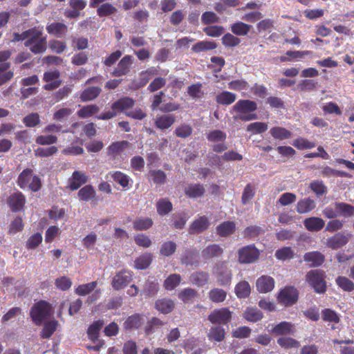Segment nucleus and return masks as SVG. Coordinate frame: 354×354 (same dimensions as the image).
I'll list each match as a JSON object with an SVG mask.
<instances>
[{
    "label": "nucleus",
    "instance_id": "obj_1",
    "mask_svg": "<svg viewBox=\"0 0 354 354\" xmlns=\"http://www.w3.org/2000/svg\"><path fill=\"white\" fill-rule=\"evenodd\" d=\"M257 110L256 102L250 100H239L230 109V113H236L233 118L243 122L254 120L258 118L254 112Z\"/></svg>",
    "mask_w": 354,
    "mask_h": 354
},
{
    "label": "nucleus",
    "instance_id": "obj_2",
    "mask_svg": "<svg viewBox=\"0 0 354 354\" xmlns=\"http://www.w3.org/2000/svg\"><path fill=\"white\" fill-rule=\"evenodd\" d=\"M24 46L33 54H41L47 48L46 37L43 36V27H33L28 30Z\"/></svg>",
    "mask_w": 354,
    "mask_h": 354
},
{
    "label": "nucleus",
    "instance_id": "obj_3",
    "mask_svg": "<svg viewBox=\"0 0 354 354\" xmlns=\"http://www.w3.org/2000/svg\"><path fill=\"white\" fill-rule=\"evenodd\" d=\"M322 213L324 216L328 219L340 216L351 217L354 216V206L346 203L335 202L326 207Z\"/></svg>",
    "mask_w": 354,
    "mask_h": 354
},
{
    "label": "nucleus",
    "instance_id": "obj_4",
    "mask_svg": "<svg viewBox=\"0 0 354 354\" xmlns=\"http://www.w3.org/2000/svg\"><path fill=\"white\" fill-rule=\"evenodd\" d=\"M135 104V100L130 97H122L115 101L111 104L112 111H106L96 115L98 120H110L117 115V113L123 112L124 111L132 108Z\"/></svg>",
    "mask_w": 354,
    "mask_h": 354
},
{
    "label": "nucleus",
    "instance_id": "obj_5",
    "mask_svg": "<svg viewBox=\"0 0 354 354\" xmlns=\"http://www.w3.org/2000/svg\"><path fill=\"white\" fill-rule=\"evenodd\" d=\"M306 281L316 293L324 294L327 286L325 272L322 270H311L306 274Z\"/></svg>",
    "mask_w": 354,
    "mask_h": 354
},
{
    "label": "nucleus",
    "instance_id": "obj_6",
    "mask_svg": "<svg viewBox=\"0 0 354 354\" xmlns=\"http://www.w3.org/2000/svg\"><path fill=\"white\" fill-rule=\"evenodd\" d=\"M51 307L50 304L44 300L35 303L30 309V317L34 324L40 326L43 321L50 316Z\"/></svg>",
    "mask_w": 354,
    "mask_h": 354
},
{
    "label": "nucleus",
    "instance_id": "obj_7",
    "mask_svg": "<svg viewBox=\"0 0 354 354\" xmlns=\"http://www.w3.org/2000/svg\"><path fill=\"white\" fill-rule=\"evenodd\" d=\"M12 55L10 50L0 51V86L10 82L14 77L11 70L10 63L8 62Z\"/></svg>",
    "mask_w": 354,
    "mask_h": 354
},
{
    "label": "nucleus",
    "instance_id": "obj_8",
    "mask_svg": "<svg viewBox=\"0 0 354 354\" xmlns=\"http://www.w3.org/2000/svg\"><path fill=\"white\" fill-rule=\"evenodd\" d=\"M260 256L259 250L254 244L240 248L237 251L238 261L241 264H250L257 261Z\"/></svg>",
    "mask_w": 354,
    "mask_h": 354
},
{
    "label": "nucleus",
    "instance_id": "obj_9",
    "mask_svg": "<svg viewBox=\"0 0 354 354\" xmlns=\"http://www.w3.org/2000/svg\"><path fill=\"white\" fill-rule=\"evenodd\" d=\"M133 279L131 270H122L116 272L111 280V286L115 290H120L127 287Z\"/></svg>",
    "mask_w": 354,
    "mask_h": 354
},
{
    "label": "nucleus",
    "instance_id": "obj_10",
    "mask_svg": "<svg viewBox=\"0 0 354 354\" xmlns=\"http://www.w3.org/2000/svg\"><path fill=\"white\" fill-rule=\"evenodd\" d=\"M133 60L132 55H127L124 56L111 72V75L119 77L128 75L131 71Z\"/></svg>",
    "mask_w": 354,
    "mask_h": 354
},
{
    "label": "nucleus",
    "instance_id": "obj_11",
    "mask_svg": "<svg viewBox=\"0 0 354 354\" xmlns=\"http://www.w3.org/2000/svg\"><path fill=\"white\" fill-rule=\"evenodd\" d=\"M298 300V291L292 286H286L282 289L278 296L279 303L290 306L295 304Z\"/></svg>",
    "mask_w": 354,
    "mask_h": 354
},
{
    "label": "nucleus",
    "instance_id": "obj_12",
    "mask_svg": "<svg viewBox=\"0 0 354 354\" xmlns=\"http://www.w3.org/2000/svg\"><path fill=\"white\" fill-rule=\"evenodd\" d=\"M232 314L227 308L215 309L208 315V320L212 324H227L232 319Z\"/></svg>",
    "mask_w": 354,
    "mask_h": 354
},
{
    "label": "nucleus",
    "instance_id": "obj_13",
    "mask_svg": "<svg viewBox=\"0 0 354 354\" xmlns=\"http://www.w3.org/2000/svg\"><path fill=\"white\" fill-rule=\"evenodd\" d=\"M60 72L57 70L46 71L43 75V80L46 82L43 88L46 91H53L59 87L62 80L59 79Z\"/></svg>",
    "mask_w": 354,
    "mask_h": 354
},
{
    "label": "nucleus",
    "instance_id": "obj_14",
    "mask_svg": "<svg viewBox=\"0 0 354 354\" xmlns=\"http://www.w3.org/2000/svg\"><path fill=\"white\" fill-rule=\"evenodd\" d=\"M26 199L19 191L11 194L7 198V204L12 212H19L24 208Z\"/></svg>",
    "mask_w": 354,
    "mask_h": 354
},
{
    "label": "nucleus",
    "instance_id": "obj_15",
    "mask_svg": "<svg viewBox=\"0 0 354 354\" xmlns=\"http://www.w3.org/2000/svg\"><path fill=\"white\" fill-rule=\"evenodd\" d=\"M351 236L350 234H346L343 232L336 233L327 239L326 245L333 250L339 249L348 243Z\"/></svg>",
    "mask_w": 354,
    "mask_h": 354
},
{
    "label": "nucleus",
    "instance_id": "obj_16",
    "mask_svg": "<svg viewBox=\"0 0 354 354\" xmlns=\"http://www.w3.org/2000/svg\"><path fill=\"white\" fill-rule=\"evenodd\" d=\"M274 279L268 275H262L256 281V287L258 292L267 293L272 291L274 288Z\"/></svg>",
    "mask_w": 354,
    "mask_h": 354
},
{
    "label": "nucleus",
    "instance_id": "obj_17",
    "mask_svg": "<svg viewBox=\"0 0 354 354\" xmlns=\"http://www.w3.org/2000/svg\"><path fill=\"white\" fill-rule=\"evenodd\" d=\"M304 261L308 263L310 268H315L323 264L325 261V257L319 251L308 252L304 254Z\"/></svg>",
    "mask_w": 354,
    "mask_h": 354
},
{
    "label": "nucleus",
    "instance_id": "obj_18",
    "mask_svg": "<svg viewBox=\"0 0 354 354\" xmlns=\"http://www.w3.org/2000/svg\"><path fill=\"white\" fill-rule=\"evenodd\" d=\"M143 324L142 315L134 313L129 316L123 324V328L125 331H131L138 329Z\"/></svg>",
    "mask_w": 354,
    "mask_h": 354
},
{
    "label": "nucleus",
    "instance_id": "obj_19",
    "mask_svg": "<svg viewBox=\"0 0 354 354\" xmlns=\"http://www.w3.org/2000/svg\"><path fill=\"white\" fill-rule=\"evenodd\" d=\"M209 225L208 218L202 216L195 219L189 227V234H199L206 230Z\"/></svg>",
    "mask_w": 354,
    "mask_h": 354
},
{
    "label": "nucleus",
    "instance_id": "obj_20",
    "mask_svg": "<svg viewBox=\"0 0 354 354\" xmlns=\"http://www.w3.org/2000/svg\"><path fill=\"white\" fill-rule=\"evenodd\" d=\"M87 181L88 177L84 173L80 171H75L69 179L68 188L72 191L77 190Z\"/></svg>",
    "mask_w": 354,
    "mask_h": 354
},
{
    "label": "nucleus",
    "instance_id": "obj_21",
    "mask_svg": "<svg viewBox=\"0 0 354 354\" xmlns=\"http://www.w3.org/2000/svg\"><path fill=\"white\" fill-rule=\"evenodd\" d=\"M158 75V71L155 67H149L145 71H142L139 74V79L136 84L135 88L138 89L144 87L149 80L155 75Z\"/></svg>",
    "mask_w": 354,
    "mask_h": 354
},
{
    "label": "nucleus",
    "instance_id": "obj_22",
    "mask_svg": "<svg viewBox=\"0 0 354 354\" xmlns=\"http://www.w3.org/2000/svg\"><path fill=\"white\" fill-rule=\"evenodd\" d=\"M305 228L309 232H319L324 225V221L319 217L312 216L304 219L303 221Z\"/></svg>",
    "mask_w": 354,
    "mask_h": 354
},
{
    "label": "nucleus",
    "instance_id": "obj_23",
    "mask_svg": "<svg viewBox=\"0 0 354 354\" xmlns=\"http://www.w3.org/2000/svg\"><path fill=\"white\" fill-rule=\"evenodd\" d=\"M186 196L190 198H200L204 196L205 189L203 185L200 183H191L184 189Z\"/></svg>",
    "mask_w": 354,
    "mask_h": 354
},
{
    "label": "nucleus",
    "instance_id": "obj_24",
    "mask_svg": "<svg viewBox=\"0 0 354 354\" xmlns=\"http://www.w3.org/2000/svg\"><path fill=\"white\" fill-rule=\"evenodd\" d=\"M176 117L174 114H164L156 118L155 126L160 130L170 128L176 122Z\"/></svg>",
    "mask_w": 354,
    "mask_h": 354
},
{
    "label": "nucleus",
    "instance_id": "obj_25",
    "mask_svg": "<svg viewBox=\"0 0 354 354\" xmlns=\"http://www.w3.org/2000/svg\"><path fill=\"white\" fill-rule=\"evenodd\" d=\"M223 249L216 243L209 244L202 250L201 254L204 259L208 260L212 258L221 257Z\"/></svg>",
    "mask_w": 354,
    "mask_h": 354
},
{
    "label": "nucleus",
    "instance_id": "obj_26",
    "mask_svg": "<svg viewBox=\"0 0 354 354\" xmlns=\"http://www.w3.org/2000/svg\"><path fill=\"white\" fill-rule=\"evenodd\" d=\"M209 275L205 271H196L189 277V281L197 287H203L208 283Z\"/></svg>",
    "mask_w": 354,
    "mask_h": 354
},
{
    "label": "nucleus",
    "instance_id": "obj_27",
    "mask_svg": "<svg viewBox=\"0 0 354 354\" xmlns=\"http://www.w3.org/2000/svg\"><path fill=\"white\" fill-rule=\"evenodd\" d=\"M129 147V142L127 140L112 142L108 147V155L115 159Z\"/></svg>",
    "mask_w": 354,
    "mask_h": 354
},
{
    "label": "nucleus",
    "instance_id": "obj_28",
    "mask_svg": "<svg viewBox=\"0 0 354 354\" xmlns=\"http://www.w3.org/2000/svg\"><path fill=\"white\" fill-rule=\"evenodd\" d=\"M294 326L288 322H281L272 328V333L276 336L287 335L293 333Z\"/></svg>",
    "mask_w": 354,
    "mask_h": 354
},
{
    "label": "nucleus",
    "instance_id": "obj_29",
    "mask_svg": "<svg viewBox=\"0 0 354 354\" xmlns=\"http://www.w3.org/2000/svg\"><path fill=\"white\" fill-rule=\"evenodd\" d=\"M46 30L50 35L62 37L67 33L68 27L63 23L53 22L46 26Z\"/></svg>",
    "mask_w": 354,
    "mask_h": 354
},
{
    "label": "nucleus",
    "instance_id": "obj_30",
    "mask_svg": "<svg viewBox=\"0 0 354 354\" xmlns=\"http://www.w3.org/2000/svg\"><path fill=\"white\" fill-rule=\"evenodd\" d=\"M236 223L234 221H224L217 225L216 233L221 237H226L234 233Z\"/></svg>",
    "mask_w": 354,
    "mask_h": 354
},
{
    "label": "nucleus",
    "instance_id": "obj_31",
    "mask_svg": "<svg viewBox=\"0 0 354 354\" xmlns=\"http://www.w3.org/2000/svg\"><path fill=\"white\" fill-rule=\"evenodd\" d=\"M109 176L122 188L127 189L129 187V183L131 181L130 177L126 174L120 171H113L108 174Z\"/></svg>",
    "mask_w": 354,
    "mask_h": 354
},
{
    "label": "nucleus",
    "instance_id": "obj_32",
    "mask_svg": "<svg viewBox=\"0 0 354 354\" xmlns=\"http://www.w3.org/2000/svg\"><path fill=\"white\" fill-rule=\"evenodd\" d=\"M316 204L310 198H305L299 200L296 206V210L299 214H306L314 209Z\"/></svg>",
    "mask_w": 354,
    "mask_h": 354
},
{
    "label": "nucleus",
    "instance_id": "obj_33",
    "mask_svg": "<svg viewBox=\"0 0 354 354\" xmlns=\"http://www.w3.org/2000/svg\"><path fill=\"white\" fill-rule=\"evenodd\" d=\"M102 89L98 86H90L82 91L80 94V98L82 102H88L97 98Z\"/></svg>",
    "mask_w": 354,
    "mask_h": 354
},
{
    "label": "nucleus",
    "instance_id": "obj_34",
    "mask_svg": "<svg viewBox=\"0 0 354 354\" xmlns=\"http://www.w3.org/2000/svg\"><path fill=\"white\" fill-rule=\"evenodd\" d=\"M236 100V95L234 93L223 91L216 97V102L220 105L228 106L234 103Z\"/></svg>",
    "mask_w": 354,
    "mask_h": 354
},
{
    "label": "nucleus",
    "instance_id": "obj_35",
    "mask_svg": "<svg viewBox=\"0 0 354 354\" xmlns=\"http://www.w3.org/2000/svg\"><path fill=\"white\" fill-rule=\"evenodd\" d=\"M156 308L163 314L171 313L175 306L174 301L169 298L158 299L155 304Z\"/></svg>",
    "mask_w": 354,
    "mask_h": 354
},
{
    "label": "nucleus",
    "instance_id": "obj_36",
    "mask_svg": "<svg viewBox=\"0 0 354 354\" xmlns=\"http://www.w3.org/2000/svg\"><path fill=\"white\" fill-rule=\"evenodd\" d=\"M104 322L102 319L95 321L87 330L88 338L93 342H95L98 339L100 330L104 326Z\"/></svg>",
    "mask_w": 354,
    "mask_h": 354
},
{
    "label": "nucleus",
    "instance_id": "obj_37",
    "mask_svg": "<svg viewBox=\"0 0 354 354\" xmlns=\"http://www.w3.org/2000/svg\"><path fill=\"white\" fill-rule=\"evenodd\" d=\"M234 292L239 299L248 297L251 293V288L249 283L246 281H240L236 285Z\"/></svg>",
    "mask_w": 354,
    "mask_h": 354
},
{
    "label": "nucleus",
    "instance_id": "obj_38",
    "mask_svg": "<svg viewBox=\"0 0 354 354\" xmlns=\"http://www.w3.org/2000/svg\"><path fill=\"white\" fill-rule=\"evenodd\" d=\"M32 169L26 168L19 174L17 183L20 188L25 189L28 186L32 179Z\"/></svg>",
    "mask_w": 354,
    "mask_h": 354
},
{
    "label": "nucleus",
    "instance_id": "obj_39",
    "mask_svg": "<svg viewBox=\"0 0 354 354\" xmlns=\"http://www.w3.org/2000/svg\"><path fill=\"white\" fill-rule=\"evenodd\" d=\"M100 107L97 104H88L83 106L77 111V115L80 118H88L98 113Z\"/></svg>",
    "mask_w": 354,
    "mask_h": 354
},
{
    "label": "nucleus",
    "instance_id": "obj_40",
    "mask_svg": "<svg viewBox=\"0 0 354 354\" xmlns=\"http://www.w3.org/2000/svg\"><path fill=\"white\" fill-rule=\"evenodd\" d=\"M232 274L231 270L225 267H222L217 272V282L220 286H227L231 283Z\"/></svg>",
    "mask_w": 354,
    "mask_h": 354
},
{
    "label": "nucleus",
    "instance_id": "obj_41",
    "mask_svg": "<svg viewBox=\"0 0 354 354\" xmlns=\"http://www.w3.org/2000/svg\"><path fill=\"white\" fill-rule=\"evenodd\" d=\"M217 47L216 44L212 41H201L195 44L192 50L196 53H200L201 52L214 50Z\"/></svg>",
    "mask_w": 354,
    "mask_h": 354
},
{
    "label": "nucleus",
    "instance_id": "obj_42",
    "mask_svg": "<svg viewBox=\"0 0 354 354\" xmlns=\"http://www.w3.org/2000/svg\"><path fill=\"white\" fill-rule=\"evenodd\" d=\"M250 28V25L241 21L234 23L230 26L231 31L237 36L247 35Z\"/></svg>",
    "mask_w": 354,
    "mask_h": 354
},
{
    "label": "nucleus",
    "instance_id": "obj_43",
    "mask_svg": "<svg viewBox=\"0 0 354 354\" xmlns=\"http://www.w3.org/2000/svg\"><path fill=\"white\" fill-rule=\"evenodd\" d=\"M153 221L150 218H138L133 222V227L136 231L147 230L152 227Z\"/></svg>",
    "mask_w": 354,
    "mask_h": 354
},
{
    "label": "nucleus",
    "instance_id": "obj_44",
    "mask_svg": "<svg viewBox=\"0 0 354 354\" xmlns=\"http://www.w3.org/2000/svg\"><path fill=\"white\" fill-rule=\"evenodd\" d=\"M172 208V203L167 198H160L156 203L157 212L160 216L169 214Z\"/></svg>",
    "mask_w": 354,
    "mask_h": 354
},
{
    "label": "nucleus",
    "instance_id": "obj_45",
    "mask_svg": "<svg viewBox=\"0 0 354 354\" xmlns=\"http://www.w3.org/2000/svg\"><path fill=\"white\" fill-rule=\"evenodd\" d=\"M197 296V291L191 288H184L178 295V298L185 304L192 302Z\"/></svg>",
    "mask_w": 354,
    "mask_h": 354
},
{
    "label": "nucleus",
    "instance_id": "obj_46",
    "mask_svg": "<svg viewBox=\"0 0 354 354\" xmlns=\"http://www.w3.org/2000/svg\"><path fill=\"white\" fill-rule=\"evenodd\" d=\"M208 296L212 302L221 303L225 300L227 292L221 288H214L209 292Z\"/></svg>",
    "mask_w": 354,
    "mask_h": 354
},
{
    "label": "nucleus",
    "instance_id": "obj_47",
    "mask_svg": "<svg viewBox=\"0 0 354 354\" xmlns=\"http://www.w3.org/2000/svg\"><path fill=\"white\" fill-rule=\"evenodd\" d=\"M225 329L221 326H212L209 329L208 333V337L210 340H214L216 342H221L225 338Z\"/></svg>",
    "mask_w": 354,
    "mask_h": 354
},
{
    "label": "nucleus",
    "instance_id": "obj_48",
    "mask_svg": "<svg viewBox=\"0 0 354 354\" xmlns=\"http://www.w3.org/2000/svg\"><path fill=\"white\" fill-rule=\"evenodd\" d=\"M57 322L55 320L49 321L44 324L40 333V336L43 339H48L52 336L57 329Z\"/></svg>",
    "mask_w": 354,
    "mask_h": 354
},
{
    "label": "nucleus",
    "instance_id": "obj_49",
    "mask_svg": "<svg viewBox=\"0 0 354 354\" xmlns=\"http://www.w3.org/2000/svg\"><path fill=\"white\" fill-rule=\"evenodd\" d=\"M337 286L345 292L354 290V283L346 277L339 276L335 279Z\"/></svg>",
    "mask_w": 354,
    "mask_h": 354
},
{
    "label": "nucleus",
    "instance_id": "obj_50",
    "mask_svg": "<svg viewBox=\"0 0 354 354\" xmlns=\"http://www.w3.org/2000/svg\"><path fill=\"white\" fill-rule=\"evenodd\" d=\"M271 136L277 140H285L290 138L291 132L286 128L281 127H275L270 130Z\"/></svg>",
    "mask_w": 354,
    "mask_h": 354
},
{
    "label": "nucleus",
    "instance_id": "obj_51",
    "mask_svg": "<svg viewBox=\"0 0 354 354\" xmlns=\"http://www.w3.org/2000/svg\"><path fill=\"white\" fill-rule=\"evenodd\" d=\"M180 274H171L165 280L163 286L167 290H172L180 284Z\"/></svg>",
    "mask_w": 354,
    "mask_h": 354
},
{
    "label": "nucleus",
    "instance_id": "obj_52",
    "mask_svg": "<svg viewBox=\"0 0 354 354\" xmlns=\"http://www.w3.org/2000/svg\"><path fill=\"white\" fill-rule=\"evenodd\" d=\"M192 132L193 128L190 124L183 123L176 128L174 134L178 138H187L192 134Z\"/></svg>",
    "mask_w": 354,
    "mask_h": 354
},
{
    "label": "nucleus",
    "instance_id": "obj_53",
    "mask_svg": "<svg viewBox=\"0 0 354 354\" xmlns=\"http://www.w3.org/2000/svg\"><path fill=\"white\" fill-rule=\"evenodd\" d=\"M77 195L80 200L88 201L95 197V191L92 185H87L79 190Z\"/></svg>",
    "mask_w": 354,
    "mask_h": 354
},
{
    "label": "nucleus",
    "instance_id": "obj_54",
    "mask_svg": "<svg viewBox=\"0 0 354 354\" xmlns=\"http://www.w3.org/2000/svg\"><path fill=\"white\" fill-rule=\"evenodd\" d=\"M151 261V254L149 253L144 254L135 260V268L139 270H145L150 266Z\"/></svg>",
    "mask_w": 354,
    "mask_h": 354
},
{
    "label": "nucleus",
    "instance_id": "obj_55",
    "mask_svg": "<svg viewBox=\"0 0 354 354\" xmlns=\"http://www.w3.org/2000/svg\"><path fill=\"white\" fill-rule=\"evenodd\" d=\"M274 256L277 259L284 261L294 257V251L290 247H283L276 250Z\"/></svg>",
    "mask_w": 354,
    "mask_h": 354
},
{
    "label": "nucleus",
    "instance_id": "obj_56",
    "mask_svg": "<svg viewBox=\"0 0 354 354\" xmlns=\"http://www.w3.org/2000/svg\"><path fill=\"white\" fill-rule=\"evenodd\" d=\"M97 286L96 281L88 283L79 285L75 290V292L80 296H85L91 293Z\"/></svg>",
    "mask_w": 354,
    "mask_h": 354
},
{
    "label": "nucleus",
    "instance_id": "obj_57",
    "mask_svg": "<svg viewBox=\"0 0 354 354\" xmlns=\"http://www.w3.org/2000/svg\"><path fill=\"white\" fill-rule=\"evenodd\" d=\"M58 148L55 146L48 147H38L35 150V156L39 158H48L57 153Z\"/></svg>",
    "mask_w": 354,
    "mask_h": 354
},
{
    "label": "nucleus",
    "instance_id": "obj_58",
    "mask_svg": "<svg viewBox=\"0 0 354 354\" xmlns=\"http://www.w3.org/2000/svg\"><path fill=\"white\" fill-rule=\"evenodd\" d=\"M118 11L117 8L109 3H103L97 9V14L100 17H107L115 14Z\"/></svg>",
    "mask_w": 354,
    "mask_h": 354
},
{
    "label": "nucleus",
    "instance_id": "obj_59",
    "mask_svg": "<svg viewBox=\"0 0 354 354\" xmlns=\"http://www.w3.org/2000/svg\"><path fill=\"white\" fill-rule=\"evenodd\" d=\"M322 319L326 322L337 324L340 321L339 315L333 310L325 308L322 311Z\"/></svg>",
    "mask_w": 354,
    "mask_h": 354
},
{
    "label": "nucleus",
    "instance_id": "obj_60",
    "mask_svg": "<svg viewBox=\"0 0 354 354\" xmlns=\"http://www.w3.org/2000/svg\"><path fill=\"white\" fill-rule=\"evenodd\" d=\"M278 344L286 349L298 348L300 346L299 342L290 337H281L277 339Z\"/></svg>",
    "mask_w": 354,
    "mask_h": 354
},
{
    "label": "nucleus",
    "instance_id": "obj_61",
    "mask_svg": "<svg viewBox=\"0 0 354 354\" xmlns=\"http://www.w3.org/2000/svg\"><path fill=\"white\" fill-rule=\"evenodd\" d=\"M177 249V245L174 241L164 242L160 249V254L164 257L172 255Z\"/></svg>",
    "mask_w": 354,
    "mask_h": 354
},
{
    "label": "nucleus",
    "instance_id": "obj_62",
    "mask_svg": "<svg viewBox=\"0 0 354 354\" xmlns=\"http://www.w3.org/2000/svg\"><path fill=\"white\" fill-rule=\"evenodd\" d=\"M292 145L299 150L312 149L316 146L315 142L301 137L294 140Z\"/></svg>",
    "mask_w": 354,
    "mask_h": 354
},
{
    "label": "nucleus",
    "instance_id": "obj_63",
    "mask_svg": "<svg viewBox=\"0 0 354 354\" xmlns=\"http://www.w3.org/2000/svg\"><path fill=\"white\" fill-rule=\"evenodd\" d=\"M226 138V133L221 130L210 131L207 135V139L212 142H225Z\"/></svg>",
    "mask_w": 354,
    "mask_h": 354
},
{
    "label": "nucleus",
    "instance_id": "obj_64",
    "mask_svg": "<svg viewBox=\"0 0 354 354\" xmlns=\"http://www.w3.org/2000/svg\"><path fill=\"white\" fill-rule=\"evenodd\" d=\"M255 195V189L250 184L248 183L245 187L242 196H241V202L243 205L248 204L254 196Z\"/></svg>",
    "mask_w": 354,
    "mask_h": 354
}]
</instances>
